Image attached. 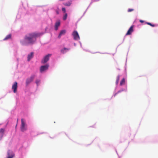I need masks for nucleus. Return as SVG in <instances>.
Here are the masks:
<instances>
[{
    "mask_svg": "<svg viewBox=\"0 0 158 158\" xmlns=\"http://www.w3.org/2000/svg\"><path fill=\"white\" fill-rule=\"evenodd\" d=\"M43 34V32H33L29 33L26 35L23 39L20 41V43L23 46L31 45L35 43L37 38L42 36Z\"/></svg>",
    "mask_w": 158,
    "mask_h": 158,
    "instance_id": "nucleus-1",
    "label": "nucleus"
},
{
    "mask_svg": "<svg viewBox=\"0 0 158 158\" xmlns=\"http://www.w3.org/2000/svg\"><path fill=\"white\" fill-rule=\"evenodd\" d=\"M49 66L48 64L41 66L40 68V73H42L46 72L48 69Z\"/></svg>",
    "mask_w": 158,
    "mask_h": 158,
    "instance_id": "nucleus-2",
    "label": "nucleus"
},
{
    "mask_svg": "<svg viewBox=\"0 0 158 158\" xmlns=\"http://www.w3.org/2000/svg\"><path fill=\"white\" fill-rule=\"evenodd\" d=\"M35 76L36 75L34 74H31L30 77L26 79L25 83L26 86H27L33 81Z\"/></svg>",
    "mask_w": 158,
    "mask_h": 158,
    "instance_id": "nucleus-3",
    "label": "nucleus"
},
{
    "mask_svg": "<svg viewBox=\"0 0 158 158\" xmlns=\"http://www.w3.org/2000/svg\"><path fill=\"white\" fill-rule=\"evenodd\" d=\"M27 152V151L25 148L22 147L20 148L19 150V152L21 158L25 156Z\"/></svg>",
    "mask_w": 158,
    "mask_h": 158,
    "instance_id": "nucleus-4",
    "label": "nucleus"
},
{
    "mask_svg": "<svg viewBox=\"0 0 158 158\" xmlns=\"http://www.w3.org/2000/svg\"><path fill=\"white\" fill-rule=\"evenodd\" d=\"M52 56V54H48L45 55L41 60V63L43 64L46 63L49 60L50 57Z\"/></svg>",
    "mask_w": 158,
    "mask_h": 158,
    "instance_id": "nucleus-5",
    "label": "nucleus"
},
{
    "mask_svg": "<svg viewBox=\"0 0 158 158\" xmlns=\"http://www.w3.org/2000/svg\"><path fill=\"white\" fill-rule=\"evenodd\" d=\"M72 35H73V39L74 40H78L80 39L79 35L77 31H74L72 33Z\"/></svg>",
    "mask_w": 158,
    "mask_h": 158,
    "instance_id": "nucleus-6",
    "label": "nucleus"
},
{
    "mask_svg": "<svg viewBox=\"0 0 158 158\" xmlns=\"http://www.w3.org/2000/svg\"><path fill=\"white\" fill-rule=\"evenodd\" d=\"M134 27V26L133 25H132L129 28L128 30L127 31V32L126 34L125 35L124 37V39L123 40V41L122 43H123V41L125 40V36L126 35H131V34H132V33L134 31V29H133Z\"/></svg>",
    "mask_w": 158,
    "mask_h": 158,
    "instance_id": "nucleus-7",
    "label": "nucleus"
},
{
    "mask_svg": "<svg viewBox=\"0 0 158 158\" xmlns=\"http://www.w3.org/2000/svg\"><path fill=\"white\" fill-rule=\"evenodd\" d=\"M120 89L118 90L117 93H114L113 95L112 96V98L113 96L115 97L117 94H118L121 93L123 91H125L126 92H127V85H126L125 88H120Z\"/></svg>",
    "mask_w": 158,
    "mask_h": 158,
    "instance_id": "nucleus-8",
    "label": "nucleus"
},
{
    "mask_svg": "<svg viewBox=\"0 0 158 158\" xmlns=\"http://www.w3.org/2000/svg\"><path fill=\"white\" fill-rule=\"evenodd\" d=\"M27 130V127L25 125V123L24 120L22 119L21 125V130L22 131H24Z\"/></svg>",
    "mask_w": 158,
    "mask_h": 158,
    "instance_id": "nucleus-9",
    "label": "nucleus"
},
{
    "mask_svg": "<svg viewBox=\"0 0 158 158\" xmlns=\"http://www.w3.org/2000/svg\"><path fill=\"white\" fill-rule=\"evenodd\" d=\"M15 156V154L13 151L10 150H8L7 153L6 157L5 158H13Z\"/></svg>",
    "mask_w": 158,
    "mask_h": 158,
    "instance_id": "nucleus-10",
    "label": "nucleus"
},
{
    "mask_svg": "<svg viewBox=\"0 0 158 158\" xmlns=\"http://www.w3.org/2000/svg\"><path fill=\"white\" fill-rule=\"evenodd\" d=\"M61 23L60 20L57 21L55 23L54 28L55 31L58 30L59 27L60 26Z\"/></svg>",
    "mask_w": 158,
    "mask_h": 158,
    "instance_id": "nucleus-11",
    "label": "nucleus"
},
{
    "mask_svg": "<svg viewBox=\"0 0 158 158\" xmlns=\"http://www.w3.org/2000/svg\"><path fill=\"white\" fill-rule=\"evenodd\" d=\"M18 88V83L17 82H15L12 85V89L13 90L14 93H16L17 92Z\"/></svg>",
    "mask_w": 158,
    "mask_h": 158,
    "instance_id": "nucleus-12",
    "label": "nucleus"
},
{
    "mask_svg": "<svg viewBox=\"0 0 158 158\" xmlns=\"http://www.w3.org/2000/svg\"><path fill=\"white\" fill-rule=\"evenodd\" d=\"M66 32V31L65 30H61L58 35V38L60 39L62 35H64L65 34Z\"/></svg>",
    "mask_w": 158,
    "mask_h": 158,
    "instance_id": "nucleus-13",
    "label": "nucleus"
},
{
    "mask_svg": "<svg viewBox=\"0 0 158 158\" xmlns=\"http://www.w3.org/2000/svg\"><path fill=\"white\" fill-rule=\"evenodd\" d=\"M34 55V52H31L30 54H28L27 57V61H30L33 57Z\"/></svg>",
    "mask_w": 158,
    "mask_h": 158,
    "instance_id": "nucleus-14",
    "label": "nucleus"
},
{
    "mask_svg": "<svg viewBox=\"0 0 158 158\" xmlns=\"http://www.w3.org/2000/svg\"><path fill=\"white\" fill-rule=\"evenodd\" d=\"M69 50V48L64 47L61 50L60 52L64 54L68 52Z\"/></svg>",
    "mask_w": 158,
    "mask_h": 158,
    "instance_id": "nucleus-15",
    "label": "nucleus"
},
{
    "mask_svg": "<svg viewBox=\"0 0 158 158\" xmlns=\"http://www.w3.org/2000/svg\"><path fill=\"white\" fill-rule=\"evenodd\" d=\"M4 131L5 130L3 128H1L0 129V140L1 139L3 135Z\"/></svg>",
    "mask_w": 158,
    "mask_h": 158,
    "instance_id": "nucleus-16",
    "label": "nucleus"
},
{
    "mask_svg": "<svg viewBox=\"0 0 158 158\" xmlns=\"http://www.w3.org/2000/svg\"><path fill=\"white\" fill-rule=\"evenodd\" d=\"M72 1L70 0L67 2H64L63 4L65 6H70L72 4Z\"/></svg>",
    "mask_w": 158,
    "mask_h": 158,
    "instance_id": "nucleus-17",
    "label": "nucleus"
},
{
    "mask_svg": "<svg viewBox=\"0 0 158 158\" xmlns=\"http://www.w3.org/2000/svg\"><path fill=\"white\" fill-rule=\"evenodd\" d=\"M11 34H10L6 35V36L3 39V41H5L11 39Z\"/></svg>",
    "mask_w": 158,
    "mask_h": 158,
    "instance_id": "nucleus-18",
    "label": "nucleus"
},
{
    "mask_svg": "<svg viewBox=\"0 0 158 158\" xmlns=\"http://www.w3.org/2000/svg\"><path fill=\"white\" fill-rule=\"evenodd\" d=\"M22 5L24 7L26 6H28V3L27 0H24V1H22Z\"/></svg>",
    "mask_w": 158,
    "mask_h": 158,
    "instance_id": "nucleus-19",
    "label": "nucleus"
},
{
    "mask_svg": "<svg viewBox=\"0 0 158 158\" xmlns=\"http://www.w3.org/2000/svg\"><path fill=\"white\" fill-rule=\"evenodd\" d=\"M125 79L124 78H123L122 80H121V81L120 82V86H122L124 84H125Z\"/></svg>",
    "mask_w": 158,
    "mask_h": 158,
    "instance_id": "nucleus-20",
    "label": "nucleus"
},
{
    "mask_svg": "<svg viewBox=\"0 0 158 158\" xmlns=\"http://www.w3.org/2000/svg\"><path fill=\"white\" fill-rule=\"evenodd\" d=\"M35 83L36 84L37 86L38 87L40 84V80L39 79H37L35 81Z\"/></svg>",
    "mask_w": 158,
    "mask_h": 158,
    "instance_id": "nucleus-21",
    "label": "nucleus"
},
{
    "mask_svg": "<svg viewBox=\"0 0 158 158\" xmlns=\"http://www.w3.org/2000/svg\"><path fill=\"white\" fill-rule=\"evenodd\" d=\"M145 24L148 25L152 26V27H154L156 26L155 24H152L151 23H150L149 22H145Z\"/></svg>",
    "mask_w": 158,
    "mask_h": 158,
    "instance_id": "nucleus-22",
    "label": "nucleus"
},
{
    "mask_svg": "<svg viewBox=\"0 0 158 158\" xmlns=\"http://www.w3.org/2000/svg\"><path fill=\"white\" fill-rule=\"evenodd\" d=\"M68 15L67 13H65L63 16V19L64 20H65L67 18Z\"/></svg>",
    "mask_w": 158,
    "mask_h": 158,
    "instance_id": "nucleus-23",
    "label": "nucleus"
},
{
    "mask_svg": "<svg viewBox=\"0 0 158 158\" xmlns=\"http://www.w3.org/2000/svg\"><path fill=\"white\" fill-rule=\"evenodd\" d=\"M118 82L119 81H116V87L115 89V90H114V91H116V89H117V85H118Z\"/></svg>",
    "mask_w": 158,
    "mask_h": 158,
    "instance_id": "nucleus-24",
    "label": "nucleus"
},
{
    "mask_svg": "<svg viewBox=\"0 0 158 158\" xmlns=\"http://www.w3.org/2000/svg\"><path fill=\"white\" fill-rule=\"evenodd\" d=\"M62 10L64 13H65L66 12V9L65 7H62Z\"/></svg>",
    "mask_w": 158,
    "mask_h": 158,
    "instance_id": "nucleus-25",
    "label": "nucleus"
},
{
    "mask_svg": "<svg viewBox=\"0 0 158 158\" xmlns=\"http://www.w3.org/2000/svg\"><path fill=\"white\" fill-rule=\"evenodd\" d=\"M88 7H87V9H86V10H85V11L84 12V13L83 15H82V16L81 17V18H81L84 16V15H85V14L86 13V12L87 11V10H88Z\"/></svg>",
    "mask_w": 158,
    "mask_h": 158,
    "instance_id": "nucleus-26",
    "label": "nucleus"
},
{
    "mask_svg": "<svg viewBox=\"0 0 158 158\" xmlns=\"http://www.w3.org/2000/svg\"><path fill=\"white\" fill-rule=\"evenodd\" d=\"M134 10L133 9H130V8H129V9H128V10H127V11L128 12H131V11H133Z\"/></svg>",
    "mask_w": 158,
    "mask_h": 158,
    "instance_id": "nucleus-27",
    "label": "nucleus"
},
{
    "mask_svg": "<svg viewBox=\"0 0 158 158\" xmlns=\"http://www.w3.org/2000/svg\"><path fill=\"white\" fill-rule=\"evenodd\" d=\"M120 78V76L118 75L117 76L116 81H119Z\"/></svg>",
    "mask_w": 158,
    "mask_h": 158,
    "instance_id": "nucleus-28",
    "label": "nucleus"
},
{
    "mask_svg": "<svg viewBox=\"0 0 158 158\" xmlns=\"http://www.w3.org/2000/svg\"><path fill=\"white\" fill-rule=\"evenodd\" d=\"M100 0H91V1L93 2H98Z\"/></svg>",
    "mask_w": 158,
    "mask_h": 158,
    "instance_id": "nucleus-29",
    "label": "nucleus"
},
{
    "mask_svg": "<svg viewBox=\"0 0 158 158\" xmlns=\"http://www.w3.org/2000/svg\"><path fill=\"white\" fill-rule=\"evenodd\" d=\"M56 14H58H58H59V11H58V10H56Z\"/></svg>",
    "mask_w": 158,
    "mask_h": 158,
    "instance_id": "nucleus-30",
    "label": "nucleus"
},
{
    "mask_svg": "<svg viewBox=\"0 0 158 158\" xmlns=\"http://www.w3.org/2000/svg\"><path fill=\"white\" fill-rule=\"evenodd\" d=\"M144 22H145L143 20H139V22H140L141 23H143Z\"/></svg>",
    "mask_w": 158,
    "mask_h": 158,
    "instance_id": "nucleus-31",
    "label": "nucleus"
},
{
    "mask_svg": "<svg viewBox=\"0 0 158 158\" xmlns=\"http://www.w3.org/2000/svg\"><path fill=\"white\" fill-rule=\"evenodd\" d=\"M93 3V2L91 1V2L90 3L89 6H88V8L92 4V3Z\"/></svg>",
    "mask_w": 158,
    "mask_h": 158,
    "instance_id": "nucleus-32",
    "label": "nucleus"
},
{
    "mask_svg": "<svg viewBox=\"0 0 158 158\" xmlns=\"http://www.w3.org/2000/svg\"><path fill=\"white\" fill-rule=\"evenodd\" d=\"M79 43L80 44V46H81V48L82 47V44H81V42L80 41H79Z\"/></svg>",
    "mask_w": 158,
    "mask_h": 158,
    "instance_id": "nucleus-33",
    "label": "nucleus"
},
{
    "mask_svg": "<svg viewBox=\"0 0 158 158\" xmlns=\"http://www.w3.org/2000/svg\"><path fill=\"white\" fill-rule=\"evenodd\" d=\"M127 60V59L126 60V64H125V66H126V65ZM125 70L126 71V66L125 67Z\"/></svg>",
    "mask_w": 158,
    "mask_h": 158,
    "instance_id": "nucleus-34",
    "label": "nucleus"
},
{
    "mask_svg": "<svg viewBox=\"0 0 158 158\" xmlns=\"http://www.w3.org/2000/svg\"><path fill=\"white\" fill-rule=\"evenodd\" d=\"M74 46H76V44L75 43H74Z\"/></svg>",
    "mask_w": 158,
    "mask_h": 158,
    "instance_id": "nucleus-35",
    "label": "nucleus"
},
{
    "mask_svg": "<svg viewBox=\"0 0 158 158\" xmlns=\"http://www.w3.org/2000/svg\"><path fill=\"white\" fill-rule=\"evenodd\" d=\"M40 133L38 134V135H40V134H43V133Z\"/></svg>",
    "mask_w": 158,
    "mask_h": 158,
    "instance_id": "nucleus-36",
    "label": "nucleus"
},
{
    "mask_svg": "<svg viewBox=\"0 0 158 158\" xmlns=\"http://www.w3.org/2000/svg\"><path fill=\"white\" fill-rule=\"evenodd\" d=\"M64 0H59V1H63Z\"/></svg>",
    "mask_w": 158,
    "mask_h": 158,
    "instance_id": "nucleus-37",
    "label": "nucleus"
},
{
    "mask_svg": "<svg viewBox=\"0 0 158 158\" xmlns=\"http://www.w3.org/2000/svg\"><path fill=\"white\" fill-rule=\"evenodd\" d=\"M102 54H104L105 53H101Z\"/></svg>",
    "mask_w": 158,
    "mask_h": 158,
    "instance_id": "nucleus-38",
    "label": "nucleus"
},
{
    "mask_svg": "<svg viewBox=\"0 0 158 158\" xmlns=\"http://www.w3.org/2000/svg\"><path fill=\"white\" fill-rule=\"evenodd\" d=\"M116 153H117V154L118 155V153H117V152L116 151Z\"/></svg>",
    "mask_w": 158,
    "mask_h": 158,
    "instance_id": "nucleus-39",
    "label": "nucleus"
}]
</instances>
